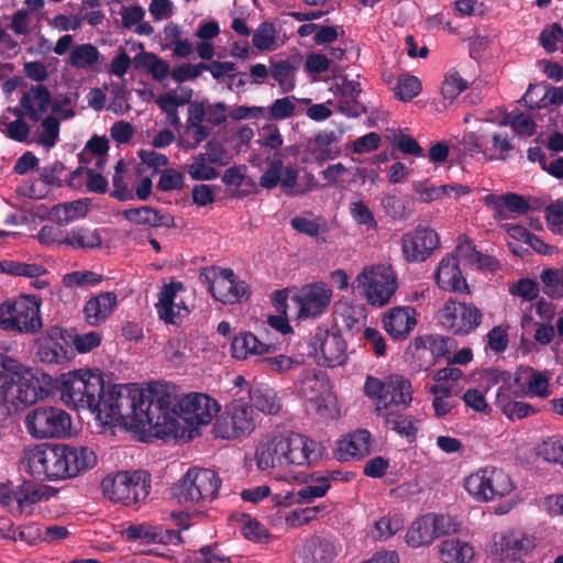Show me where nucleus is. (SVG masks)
Listing matches in <instances>:
<instances>
[{
  "label": "nucleus",
  "instance_id": "44",
  "mask_svg": "<svg viewBox=\"0 0 563 563\" xmlns=\"http://www.w3.org/2000/svg\"><path fill=\"white\" fill-rule=\"evenodd\" d=\"M537 454L547 462L563 467V437H550L537 448Z\"/></svg>",
  "mask_w": 563,
  "mask_h": 563
},
{
  "label": "nucleus",
  "instance_id": "14",
  "mask_svg": "<svg viewBox=\"0 0 563 563\" xmlns=\"http://www.w3.org/2000/svg\"><path fill=\"white\" fill-rule=\"evenodd\" d=\"M256 427L253 406L233 400L216 420L213 433L221 439H236L249 435Z\"/></svg>",
  "mask_w": 563,
  "mask_h": 563
},
{
  "label": "nucleus",
  "instance_id": "11",
  "mask_svg": "<svg viewBox=\"0 0 563 563\" xmlns=\"http://www.w3.org/2000/svg\"><path fill=\"white\" fill-rule=\"evenodd\" d=\"M25 427L35 439L62 438L69 433L71 419L60 408L40 406L26 415Z\"/></svg>",
  "mask_w": 563,
  "mask_h": 563
},
{
  "label": "nucleus",
  "instance_id": "35",
  "mask_svg": "<svg viewBox=\"0 0 563 563\" xmlns=\"http://www.w3.org/2000/svg\"><path fill=\"white\" fill-rule=\"evenodd\" d=\"M439 553L443 563H470L474 558L473 548L460 539L442 541Z\"/></svg>",
  "mask_w": 563,
  "mask_h": 563
},
{
  "label": "nucleus",
  "instance_id": "3",
  "mask_svg": "<svg viewBox=\"0 0 563 563\" xmlns=\"http://www.w3.org/2000/svg\"><path fill=\"white\" fill-rule=\"evenodd\" d=\"M324 451L320 442L300 433L277 434L258 444L255 451L256 466L261 471L309 466L317 462Z\"/></svg>",
  "mask_w": 563,
  "mask_h": 563
},
{
  "label": "nucleus",
  "instance_id": "36",
  "mask_svg": "<svg viewBox=\"0 0 563 563\" xmlns=\"http://www.w3.org/2000/svg\"><path fill=\"white\" fill-rule=\"evenodd\" d=\"M180 282H173L168 285H164L159 295L158 302L156 303V310L159 319L166 323L175 324L177 313L174 311L176 306L175 298L179 289H183Z\"/></svg>",
  "mask_w": 563,
  "mask_h": 563
},
{
  "label": "nucleus",
  "instance_id": "55",
  "mask_svg": "<svg viewBox=\"0 0 563 563\" xmlns=\"http://www.w3.org/2000/svg\"><path fill=\"white\" fill-rule=\"evenodd\" d=\"M382 207L385 213L394 220H405L410 212L405 201L396 195H386L382 198Z\"/></svg>",
  "mask_w": 563,
  "mask_h": 563
},
{
  "label": "nucleus",
  "instance_id": "15",
  "mask_svg": "<svg viewBox=\"0 0 563 563\" xmlns=\"http://www.w3.org/2000/svg\"><path fill=\"white\" fill-rule=\"evenodd\" d=\"M438 319L453 334L466 335L481 325L483 312L472 302L450 299L439 310Z\"/></svg>",
  "mask_w": 563,
  "mask_h": 563
},
{
  "label": "nucleus",
  "instance_id": "7",
  "mask_svg": "<svg viewBox=\"0 0 563 563\" xmlns=\"http://www.w3.org/2000/svg\"><path fill=\"white\" fill-rule=\"evenodd\" d=\"M221 483L214 471L192 467L173 487V495L183 505H205L218 496Z\"/></svg>",
  "mask_w": 563,
  "mask_h": 563
},
{
  "label": "nucleus",
  "instance_id": "32",
  "mask_svg": "<svg viewBox=\"0 0 563 563\" xmlns=\"http://www.w3.org/2000/svg\"><path fill=\"white\" fill-rule=\"evenodd\" d=\"M273 349L272 344L261 342L251 332L240 333L231 342V353L236 360H245L250 355H263L269 353Z\"/></svg>",
  "mask_w": 563,
  "mask_h": 563
},
{
  "label": "nucleus",
  "instance_id": "5",
  "mask_svg": "<svg viewBox=\"0 0 563 563\" xmlns=\"http://www.w3.org/2000/svg\"><path fill=\"white\" fill-rule=\"evenodd\" d=\"M47 396L59 393L62 401L76 410L88 409L98 415L106 386L102 373L98 369H77L53 378Z\"/></svg>",
  "mask_w": 563,
  "mask_h": 563
},
{
  "label": "nucleus",
  "instance_id": "45",
  "mask_svg": "<svg viewBox=\"0 0 563 563\" xmlns=\"http://www.w3.org/2000/svg\"><path fill=\"white\" fill-rule=\"evenodd\" d=\"M467 87V80L462 78V76L455 69H450L444 76L441 93L444 99L453 101L457 96L466 90Z\"/></svg>",
  "mask_w": 563,
  "mask_h": 563
},
{
  "label": "nucleus",
  "instance_id": "47",
  "mask_svg": "<svg viewBox=\"0 0 563 563\" xmlns=\"http://www.w3.org/2000/svg\"><path fill=\"white\" fill-rule=\"evenodd\" d=\"M434 360L441 357H450L451 351L455 347L456 342L453 338L444 335H428L424 339Z\"/></svg>",
  "mask_w": 563,
  "mask_h": 563
},
{
  "label": "nucleus",
  "instance_id": "41",
  "mask_svg": "<svg viewBox=\"0 0 563 563\" xmlns=\"http://www.w3.org/2000/svg\"><path fill=\"white\" fill-rule=\"evenodd\" d=\"M100 52L91 43L77 45L69 55V63L73 67L78 69L91 68L98 63Z\"/></svg>",
  "mask_w": 563,
  "mask_h": 563
},
{
  "label": "nucleus",
  "instance_id": "60",
  "mask_svg": "<svg viewBox=\"0 0 563 563\" xmlns=\"http://www.w3.org/2000/svg\"><path fill=\"white\" fill-rule=\"evenodd\" d=\"M563 40V27L559 23H553L541 31L539 41L548 53L558 51V43Z\"/></svg>",
  "mask_w": 563,
  "mask_h": 563
},
{
  "label": "nucleus",
  "instance_id": "6",
  "mask_svg": "<svg viewBox=\"0 0 563 563\" xmlns=\"http://www.w3.org/2000/svg\"><path fill=\"white\" fill-rule=\"evenodd\" d=\"M103 495L124 506L144 500L151 490V475L143 470L120 471L108 474L101 482Z\"/></svg>",
  "mask_w": 563,
  "mask_h": 563
},
{
  "label": "nucleus",
  "instance_id": "16",
  "mask_svg": "<svg viewBox=\"0 0 563 563\" xmlns=\"http://www.w3.org/2000/svg\"><path fill=\"white\" fill-rule=\"evenodd\" d=\"M357 279L373 306H385L397 289V279L390 266L365 268Z\"/></svg>",
  "mask_w": 563,
  "mask_h": 563
},
{
  "label": "nucleus",
  "instance_id": "28",
  "mask_svg": "<svg viewBox=\"0 0 563 563\" xmlns=\"http://www.w3.org/2000/svg\"><path fill=\"white\" fill-rule=\"evenodd\" d=\"M122 214L125 220L135 225L168 229L175 225L173 216L151 206L126 209Z\"/></svg>",
  "mask_w": 563,
  "mask_h": 563
},
{
  "label": "nucleus",
  "instance_id": "33",
  "mask_svg": "<svg viewBox=\"0 0 563 563\" xmlns=\"http://www.w3.org/2000/svg\"><path fill=\"white\" fill-rule=\"evenodd\" d=\"M386 401L388 409L395 406L409 407L412 401L411 382L398 374L387 377Z\"/></svg>",
  "mask_w": 563,
  "mask_h": 563
},
{
  "label": "nucleus",
  "instance_id": "2",
  "mask_svg": "<svg viewBox=\"0 0 563 563\" xmlns=\"http://www.w3.org/2000/svg\"><path fill=\"white\" fill-rule=\"evenodd\" d=\"M97 456L87 446L47 443L26 450L23 464L40 481H60L78 476L96 465Z\"/></svg>",
  "mask_w": 563,
  "mask_h": 563
},
{
  "label": "nucleus",
  "instance_id": "17",
  "mask_svg": "<svg viewBox=\"0 0 563 563\" xmlns=\"http://www.w3.org/2000/svg\"><path fill=\"white\" fill-rule=\"evenodd\" d=\"M534 548L536 539L532 536L509 530L493 537L490 553L499 563H525L523 558Z\"/></svg>",
  "mask_w": 563,
  "mask_h": 563
},
{
  "label": "nucleus",
  "instance_id": "58",
  "mask_svg": "<svg viewBox=\"0 0 563 563\" xmlns=\"http://www.w3.org/2000/svg\"><path fill=\"white\" fill-rule=\"evenodd\" d=\"M185 176L177 169L165 168L161 172L157 189L161 191H173L184 187Z\"/></svg>",
  "mask_w": 563,
  "mask_h": 563
},
{
  "label": "nucleus",
  "instance_id": "23",
  "mask_svg": "<svg viewBox=\"0 0 563 563\" xmlns=\"http://www.w3.org/2000/svg\"><path fill=\"white\" fill-rule=\"evenodd\" d=\"M385 331L396 340H405L417 325L416 309L412 307H394L383 318Z\"/></svg>",
  "mask_w": 563,
  "mask_h": 563
},
{
  "label": "nucleus",
  "instance_id": "29",
  "mask_svg": "<svg viewBox=\"0 0 563 563\" xmlns=\"http://www.w3.org/2000/svg\"><path fill=\"white\" fill-rule=\"evenodd\" d=\"M118 303L114 292H101L90 298L84 307L85 320L89 325H99L103 323Z\"/></svg>",
  "mask_w": 563,
  "mask_h": 563
},
{
  "label": "nucleus",
  "instance_id": "8",
  "mask_svg": "<svg viewBox=\"0 0 563 563\" xmlns=\"http://www.w3.org/2000/svg\"><path fill=\"white\" fill-rule=\"evenodd\" d=\"M173 397V410L175 411L176 420V434H168L165 438H183L184 430L180 428V420L184 422L195 426H207L211 422L212 418L219 412V404L208 396L207 394L192 393L177 399L175 395Z\"/></svg>",
  "mask_w": 563,
  "mask_h": 563
},
{
  "label": "nucleus",
  "instance_id": "34",
  "mask_svg": "<svg viewBox=\"0 0 563 563\" xmlns=\"http://www.w3.org/2000/svg\"><path fill=\"white\" fill-rule=\"evenodd\" d=\"M64 243L74 250H92L101 246L102 238L98 229L76 227L65 234Z\"/></svg>",
  "mask_w": 563,
  "mask_h": 563
},
{
  "label": "nucleus",
  "instance_id": "25",
  "mask_svg": "<svg viewBox=\"0 0 563 563\" xmlns=\"http://www.w3.org/2000/svg\"><path fill=\"white\" fill-rule=\"evenodd\" d=\"M438 286L448 291L470 292L466 279L462 276L456 256L446 255L438 265L434 273Z\"/></svg>",
  "mask_w": 563,
  "mask_h": 563
},
{
  "label": "nucleus",
  "instance_id": "26",
  "mask_svg": "<svg viewBox=\"0 0 563 563\" xmlns=\"http://www.w3.org/2000/svg\"><path fill=\"white\" fill-rule=\"evenodd\" d=\"M328 391V379L323 373H316L311 369L302 372L299 393L307 401L314 404L317 411L328 407L325 399Z\"/></svg>",
  "mask_w": 563,
  "mask_h": 563
},
{
  "label": "nucleus",
  "instance_id": "24",
  "mask_svg": "<svg viewBox=\"0 0 563 563\" xmlns=\"http://www.w3.org/2000/svg\"><path fill=\"white\" fill-rule=\"evenodd\" d=\"M362 92L361 84L357 80L341 79L335 85L338 96V111L349 118H357L366 112V107L358 100Z\"/></svg>",
  "mask_w": 563,
  "mask_h": 563
},
{
  "label": "nucleus",
  "instance_id": "4",
  "mask_svg": "<svg viewBox=\"0 0 563 563\" xmlns=\"http://www.w3.org/2000/svg\"><path fill=\"white\" fill-rule=\"evenodd\" d=\"M52 376L26 368L11 356L0 353V394L5 395L15 406H30L47 397L52 388Z\"/></svg>",
  "mask_w": 563,
  "mask_h": 563
},
{
  "label": "nucleus",
  "instance_id": "64",
  "mask_svg": "<svg viewBox=\"0 0 563 563\" xmlns=\"http://www.w3.org/2000/svg\"><path fill=\"white\" fill-rule=\"evenodd\" d=\"M507 119L517 134L531 136L536 133V124L529 114L523 112H512L508 114Z\"/></svg>",
  "mask_w": 563,
  "mask_h": 563
},
{
  "label": "nucleus",
  "instance_id": "13",
  "mask_svg": "<svg viewBox=\"0 0 563 563\" xmlns=\"http://www.w3.org/2000/svg\"><path fill=\"white\" fill-rule=\"evenodd\" d=\"M199 278L207 285L212 297L224 305H233L249 296L246 284L236 280L231 268L205 267L201 269Z\"/></svg>",
  "mask_w": 563,
  "mask_h": 563
},
{
  "label": "nucleus",
  "instance_id": "62",
  "mask_svg": "<svg viewBox=\"0 0 563 563\" xmlns=\"http://www.w3.org/2000/svg\"><path fill=\"white\" fill-rule=\"evenodd\" d=\"M527 387L529 395L537 396L539 398H547L551 394L549 389V377L539 371L531 369Z\"/></svg>",
  "mask_w": 563,
  "mask_h": 563
},
{
  "label": "nucleus",
  "instance_id": "43",
  "mask_svg": "<svg viewBox=\"0 0 563 563\" xmlns=\"http://www.w3.org/2000/svg\"><path fill=\"white\" fill-rule=\"evenodd\" d=\"M386 389H387V379L385 382L380 380L374 376H367L364 384V394L372 399L377 400L375 411L377 415H383V410L388 409V404L386 401Z\"/></svg>",
  "mask_w": 563,
  "mask_h": 563
},
{
  "label": "nucleus",
  "instance_id": "27",
  "mask_svg": "<svg viewBox=\"0 0 563 563\" xmlns=\"http://www.w3.org/2000/svg\"><path fill=\"white\" fill-rule=\"evenodd\" d=\"M317 485H307L301 487L297 493L286 492L274 495L272 501L276 506H291L294 504H310L314 499L323 497L330 489V481L328 477L321 476L316 478Z\"/></svg>",
  "mask_w": 563,
  "mask_h": 563
},
{
  "label": "nucleus",
  "instance_id": "54",
  "mask_svg": "<svg viewBox=\"0 0 563 563\" xmlns=\"http://www.w3.org/2000/svg\"><path fill=\"white\" fill-rule=\"evenodd\" d=\"M540 278L545 286L544 292L552 297L563 296V275L553 268L542 271Z\"/></svg>",
  "mask_w": 563,
  "mask_h": 563
},
{
  "label": "nucleus",
  "instance_id": "46",
  "mask_svg": "<svg viewBox=\"0 0 563 563\" xmlns=\"http://www.w3.org/2000/svg\"><path fill=\"white\" fill-rule=\"evenodd\" d=\"M421 87V81L418 77L406 74L399 77L394 91L397 99L410 101L420 93Z\"/></svg>",
  "mask_w": 563,
  "mask_h": 563
},
{
  "label": "nucleus",
  "instance_id": "50",
  "mask_svg": "<svg viewBox=\"0 0 563 563\" xmlns=\"http://www.w3.org/2000/svg\"><path fill=\"white\" fill-rule=\"evenodd\" d=\"M295 100L294 96L276 99L267 111V119L279 121L292 117L296 110Z\"/></svg>",
  "mask_w": 563,
  "mask_h": 563
},
{
  "label": "nucleus",
  "instance_id": "22",
  "mask_svg": "<svg viewBox=\"0 0 563 563\" xmlns=\"http://www.w3.org/2000/svg\"><path fill=\"white\" fill-rule=\"evenodd\" d=\"M298 169L294 166L284 167L280 156L275 155L268 163V168L260 178L261 187L273 189L278 184L282 185L284 192L288 196L294 195L292 189L297 185Z\"/></svg>",
  "mask_w": 563,
  "mask_h": 563
},
{
  "label": "nucleus",
  "instance_id": "21",
  "mask_svg": "<svg viewBox=\"0 0 563 563\" xmlns=\"http://www.w3.org/2000/svg\"><path fill=\"white\" fill-rule=\"evenodd\" d=\"M51 101V92L44 85L32 86L22 95L19 107L12 109V112L19 118L26 117L37 122L47 112Z\"/></svg>",
  "mask_w": 563,
  "mask_h": 563
},
{
  "label": "nucleus",
  "instance_id": "20",
  "mask_svg": "<svg viewBox=\"0 0 563 563\" xmlns=\"http://www.w3.org/2000/svg\"><path fill=\"white\" fill-rule=\"evenodd\" d=\"M332 291L323 283L306 285L296 296L299 303V317L314 318L330 305Z\"/></svg>",
  "mask_w": 563,
  "mask_h": 563
},
{
  "label": "nucleus",
  "instance_id": "10",
  "mask_svg": "<svg viewBox=\"0 0 563 563\" xmlns=\"http://www.w3.org/2000/svg\"><path fill=\"white\" fill-rule=\"evenodd\" d=\"M0 328L5 331L35 333L42 328L40 301L35 296H23L14 302L0 306Z\"/></svg>",
  "mask_w": 563,
  "mask_h": 563
},
{
  "label": "nucleus",
  "instance_id": "52",
  "mask_svg": "<svg viewBox=\"0 0 563 563\" xmlns=\"http://www.w3.org/2000/svg\"><path fill=\"white\" fill-rule=\"evenodd\" d=\"M187 172L194 180H212L218 176L217 169L209 164L203 154H198L195 157Z\"/></svg>",
  "mask_w": 563,
  "mask_h": 563
},
{
  "label": "nucleus",
  "instance_id": "31",
  "mask_svg": "<svg viewBox=\"0 0 563 563\" xmlns=\"http://www.w3.org/2000/svg\"><path fill=\"white\" fill-rule=\"evenodd\" d=\"M336 554V547L331 540L313 537L303 545L302 561L303 563H331Z\"/></svg>",
  "mask_w": 563,
  "mask_h": 563
},
{
  "label": "nucleus",
  "instance_id": "49",
  "mask_svg": "<svg viewBox=\"0 0 563 563\" xmlns=\"http://www.w3.org/2000/svg\"><path fill=\"white\" fill-rule=\"evenodd\" d=\"M103 280L102 275L91 271H76L68 273L63 277V284L65 287H85L96 286Z\"/></svg>",
  "mask_w": 563,
  "mask_h": 563
},
{
  "label": "nucleus",
  "instance_id": "48",
  "mask_svg": "<svg viewBox=\"0 0 563 563\" xmlns=\"http://www.w3.org/2000/svg\"><path fill=\"white\" fill-rule=\"evenodd\" d=\"M412 187L418 196L417 200L423 203H430L446 196L445 185L433 186L429 180L416 181Z\"/></svg>",
  "mask_w": 563,
  "mask_h": 563
},
{
  "label": "nucleus",
  "instance_id": "19",
  "mask_svg": "<svg viewBox=\"0 0 563 563\" xmlns=\"http://www.w3.org/2000/svg\"><path fill=\"white\" fill-rule=\"evenodd\" d=\"M66 330L51 327L46 334L37 340L36 357L41 363L62 364L69 360Z\"/></svg>",
  "mask_w": 563,
  "mask_h": 563
},
{
  "label": "nucleus",
  "instance_id": "9",
  "mask_svg": "<svg viewBox=\"0 0 563 563\" xmlns=\"http://www.w3.org/2000/svg\"><path fill=\"white\" fill-rule=\"evenodd\" d=\"M308 347L309 355L321 366H341L347 361L346 342L335 327H317L310 335Z\"/></svg>",
  "mask_w": 563,
  "mask_h": 563
},
{
  "label": "nucleus",
  "instance_id": "63",
  "mask_svg": "<svg viewBox=\"0 0 563 563\" xmlns=\"http://www.w3.org/2000/svg\"><path fill=\"white\" fill-rule=\"evenodd\" d=\"M275 37V26L273 23L263 22L258 25V27L253 33L252 43L253 45L265 51L271 48L274 43Z\"/></svg>",
  "mask_w": 563,
  "mask_h": 563
},
{
  "label": "nucleus",
  "instance_id": "40",
  "mask_svg": "<svg viewBox=\"0 0 563 563\" xmlns=\"http://www.w3.org/2000/svg\"><path fill=\"white\" fill-rule=\"evenodd\" d=\"M88 212V205L82 200L58 203L49 212V218L59 225H66L77 219L84 218Z\"/></svg>",
  "mask_w": 563,
  "mask_h": 563
},
{
  "label": "nucleus",
  "instance_id": "57",
  "mask_svg": "<svg viewBox=\"0 0 563 563\" xmlns=\"http://www.w3.org/2000/svg\"><path fill=\"white\" fill-rule=\"evenodd\" d=\"M294 71V67L287 59H282L274 63L271 67V75L279 84L283 92H288L294 89L295 85L288 82V78Z\"/></svg>",
  "mask_w": 563,
  "mask_h": 563
},
{
  "label": "nucleus",
  "instance_id": "1",
  "mask_svg": "<svg viewBox=\"0 0 563 563\" xmlns=\"http://www.w3.org/2000/svg\"><path fill=\"white\" fill-rule=\"evenodd\" d=\"M173 400L172 394L165 389L151 390V397H146L135 384H108L97 418L104 424L147 426L155 437L165 439L168 434H176Z\"/></svg>",
  "mask_w": 563,
  "mask_h": 563
},
{
  "label": "nucleus",
  "instance_id": "42",
  "mask_svg": "<svg viewBox=\"0 0 563 563\" xmlns=\"http://www.w3.org/2000/svg\"><path fill=\"white\" fill-rule=\"evenodd\" d=\"M338 142L334 131H322L314 135L311 155L318 163L334 158L331 145Z\"/></svg>",
  "mask_w": 563,
  "mask_h": 563
},
{
  "label": "nucleus",
  "instance_id": "59",
  "mask_svg": "<svg viewBox=\"0 0 563 563\" xmlns=\"http://www.w3.org/2000/svg\"><path fill=\"white\" fill-rule=\"evenodd\" d=\"M501 411L510 420H520L538 412L530 404L516 400L504 402Z\"/></svg>",
  "mask_w": 563,
  "mask_h": 563
},
{
  "label": "nucleus",
  "instance_id": "39",
  "mask_svg": "<svg viewBox=\"0 0 563 563\" xmlns=\"http://www.w3.org/2000/svg\"><path fill=\"white\" fill-rule=\"evenodd\" d=\"M430 518L423 515L416 519L406 533V543L411 548H420L429 545L435 539L434 530H432Z\"/></svg>",
  "mask_w": 563,
  "mask_h": 563
},
{
  "label": "nucleus",
  "instance_id": "37",
  "mask_svg": "<svg viewBox=\"0 0 563 563\" xmlns=\"http://www.w3.org/2000/svg\"><path fill=\"white\" fill-rule=\"evenodd\" d=\"M247 394L252 400V406L257 410L267 415H276L279 412L282 405L277 393L273 388L258 386L249 388Z\"/></svg>",
  "mask_w": 563,
  "mask_h": 563
},
{
  "label": "nucleus",
  "instance_id": "38",
  "mask_svg": "<svg viewBox=\"0 0 563 563\" xmlns=\"http://www.w3.org/2000/svg\"><path fill=\"white\" fill-rule=\"evenodd\" d=\"M385 424L390 430L397 432L401 437H406L409 441L413 440L419 430L417 421L410 415H405L391 408L385 410Z\"/></svg>",
  "mask_w": 563,
  "mask_h": 563
},
{
  "label": "nucleus",
  "instance_id": "30",
  "mask_svg": "<svg viewBox=\"0 0 563 563\" xmlns=\"http://www.w3.org/2000/svg\"><path fill=\"white\" fill-rule=\"evenodd\" d=\"M371 433L366 429H358L349 434L347 439L338 443L336 456L341 461L350 457L361 459L368 455L372 451Z\"/></svg>",
  "mask_w": 563,
  "mask_h": 563
},
{
  "label": "nucleus",
  "instance_id": "53",
  "mask_svg": "<svg viewBox=\"0 0 563 563\" xmlns=\"http://www.w3.org/2000/svg\"><path fill=\"white\" fill-rule=\"evenodd\" d=\"M3 273L13 276L38 277L46 273V269L38 264H27L14 261H4Z\"/></svg>",
  "mask_w": 563,
  "mask_h": 563
},
{
  "label": "nucleus",
  "instance_id": "18",
  "mask_svg": "<svg viewBox=\"0 0 563 563\" xmlns=\"http://www.w3.org/2000/svg\"><path fill=\"white\" fill-rule=\"evenodd\" d=\"M438 233L429 228L418 225L401 238V253L408 263L427 261L439 246Z\"/></svg>",
  "mask_w": 563,
  "mask_h": 563
},
{
  "label": "nucleus",
  "instance_id": "56",
  "mask_svg": "<svg viewBox=\"0 0 563 563\" xmlns=\"http://www.w3.org/2000/svg\"><path fill=\"white\" fill-rule=\"evenodd\" d=\"M290 225L299 233L306 234L310 238H317L322 230V219L319 217H294L290 220Z\"/></svg>",
  "mask_w": 563,
  "mask_h": 563
},
{
  "label": "nucleus",
  "instance_id": "61",
  "mask_svg": "<svg viewBox=\"0 0 563 563\" xmlns=\"http://www.w3.org/2000/svg\"><path fill=\"white\" fill-rule=\"evenodd\" d=\"M404 527V520L400 516L383 517L375 522V531L379 539H388L396 534Z\"/></svg>",
  "mask_w": 563,
  "mask_h": 563
},
{
  "label": "nucleus",
  "instance_id": "51",
  "mask_svg": "<svg viewBox=\"0 0 563 563\" xmlns=\"http://www.w3.org/2000/svg\"><path fill=\"white\" fill-rule=\"evenodd\" d=\"M128 540H144L147 543H156L159 538V528L150 525H131L124 530Z\"/></svg>",
  "mask_w": 563,
  "mask_h": 563
},
{
  "label": "nucleus",
  "instance_id": "12",
  "mask_svg": "<svg viewBox=\"0 0 563 563\" xmlns=\"http://www.w3.org/2000/svg\"><path fill=\"white\" fill-rule=\"evenodd\" d=\"M465 490L477 501H489L512 490L510 477L498 468H483L464 481Z\"/></svg>",
  "mask_w": 563,
  "mask_h": 563
}]
</instances>
